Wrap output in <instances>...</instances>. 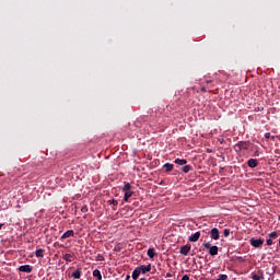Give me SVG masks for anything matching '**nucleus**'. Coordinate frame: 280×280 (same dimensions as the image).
Returning a JSON list of instances; mask_svg holds the SVG:
<instances>
[{
  "label": "nucleus",
  "instance_id": "2eb2a0df",
  "mask_svg": "<svg viewBox=\"0 0 280 280\" xmlns=\"http://www.w3.org/2000/svg\"><path fill=\"white\" fill-rule=\"evenodd\" d=\"M93 277H95L97 280H102V272L98 269H95L93 271Z\"/></svg>",
  "mask_w": 280,
  "mask_h": 280
},
{
  "label": "nucleus",
  "instance_id": "cd10ccee",
  "mask_svg": "<svg viewBox=\"0 0 280 280\" xmlns=\"http://www.w3.org/2000/svg\"><path fill=\"white\" fill-rule=\"evenodd\" d=\"M110 205H113L114 207H117L118 202L117 200H112Z\"/></svg>",
  "mask_w": 280,
  "mask_h": 280
},
{
  "label": "nucleus",
  "instance_id": "dca6fc26",
  "mask_svg": "<svg viewBox=\"0 0 280 280\" xmlns=\"http://www.w3.org/2000/svg\"><path fill=\"white\" fill-rule=\"evenodd\" d=\"M175 163L176 165H187V160L176 159Z\"/></svg>",
  "mask_w": 280,
  "mask_h": 280
},
{
  "label": "nucleus",
  "instance_id": "a878e982",
  "mask_svg": "<svg viewBox=\"0 0 280 280\" xmlns=\"http://www.w3.org/2000/svg\"><path fill=\"white\" fill-rule=\"evenodd\" d=\"M267 246H272V238L267 240Z\"/></svg>",
  "mask_w": 280,
  "mask_h": 280
},
{
  "label": "nucleus",
  "instance_id": "9d476101",
  "mask_svg": "<svg viewBox=\"0 0 280 280\" xmlns=\"http://www.w3.org/2000/svg\"><path fill=\"white\" fill-rule=\"evenodd\" d=\"M189 242H198L200 240V232H196L188 237Z\"/></svg>",
  "mask_w": 280,
  "mask_h": 280
},
{
  "label": "nucleus",
  "instance_id": "f257e3e1",
  "mask_svg": "<svg viewBox=\"0 0 280 280\" xmlns=\"http://www.w3.org/2000/svg\"><path fill=\"white\" fill-rule=\"evenodd\" d=\"M121 191H124V194H125V196H124L125 202H128V200H130V198H132V194H135V191H132V185H130V183H126L124 185Z\"/></svg>",
  "mask_w": 280,
  "mask_h": 280
},
{
  "label": "nucleus",
  "instance_id": "20e7f679",
  "mask_svg": "<svg viewBox=\"0 0 280 280\" xmlns=\"http://www.w3.org/2000/svg\"><path fill=\"white\" fill-rule=\"evenodd\" d=\"M249 244L254 246V248H261L264 246V240L261 238H250Z\"/></svg>",
  "mask_w": 280,
  "mask_h": 280
},
{
  "label": "nucleus",
  "instance_id": "39448f33",
  "mask_svg": "<svg viewBox=\"0 0 280 280\" xmlns=\"http://www.w3.org/2000/svg\"><path fill=\"white\" fill-rule=\"evenodd\" d=\"M210 237L211 240H220V230H218V228H213L211 231H210Z\"/></svg>",
  "mask_w": 280,
  "mask_h": 280
},
{
  "label": "nucleus",
  "instance_id": "f03ea898",
  "mask_svg": "<svg viewBox=\"0 0 280 280\" xmlns=\"http://www.w3.org/2000/svg\"><path fill=\"white\" fill-rule=\"evenodd\" d=\"M203 248H207V250H209V255H211V257H215V255H218L219 248L215 245L211 246V242L203 243Z\"/></svg>",
  "mask_w": 280,
  "mask_h": 280
},
{
  "label": "nucleus",
  "instance_id": "4be33fe9",
  "mask_svg": "<svg viewBox=\"0 0 280 280\" xmlns=\"http://www.w3.org/2000/svg\"><path fill=\"white\" fill-rule=\"evenodd\" d=\"M252 279L253 280H261V279H264V277L258 276L257 273H253Z\"/></svg>",
  "mask_w": 280,
  "mask_h": 280
},
{
  "label": "nucleus",
  "instance_id": "9b49d317",
  "mask_svg": "<svg viewBox=\"0 0 280 280\" xmlns=\"http://www.w3.org/2000/svg\"><path fill=\"white\" fill-rule=\"evenodd\" d=\"M248 167L255 168L257 165H259V162H257V159H249L248 162Z\"/></svg>",
  "mask_w": 280,
  "mask_h": 280
},
{
  "label": "nucleus",
  "instance_id": "1a4fd4ad",
  "mask_svg": "<svg viewBox=\"0 0 280 280\" xmlns=\"http://www.w3.org/2000/svg\"><path fill=\"white\" fill-rule=\"evenodd\" d=\"M20 272H32V266L30 265H22L19 267Z\"/></svg>",
  "mask_w": 280,
  "mask_h": 280
},
{
  "label": "nucleus",
  "instance_id": "7ed1b4c3",
  "mask_svg": "<svg viewBox=\"0 0 280 280\" xmlns=\"http://www.w3.org/2000/svg\"><path fill=\"white\" fill-rule=\"evenodd\" d=\"M248 148H250V143H248V142H238L234 147L236 152H240L242 150H248Z\"/></svg>",
  "mask_w": 280,
  "mask_h": 280
},
{
  "label": "nucleus",
  "instance_id": "412c9836",
  "mask_svg": "<svg viewBox=\"0 0 280 280\" xmlns=\"http://www.w3.org/2000/svg\"><path fill=\"white\" fill-rule=\"evenodd\" d=\"M269 237H271V240H277V237H279V234H277V232H271L269 234Z\"/></svg>",
  "mask_w": 280,
  "mask_h": 280
},
{
  "label": "nucleus",
  "instance_id": "bb28decb",
  "mask_svg": "<svg viewBox=\"0 0 280 280\" xmlns=\"http://www.w3.org/2000/svg\"><path fill=\"white\" fill-rule=\"evenodd\" d=\"M97 261H104V256L98 255V256H97Z\"/></svg>",
  "mask_w": 280,
  "mask_h": 280
},
{
  "label": "nucleus",
  "instance_id": "423d86ee",
  "mask_svg": "<svg viewBox=\"0 0 280 280\" xmlns=\"http://www.w3.org/2000/svg\"><path fill=\"white\" fill-rule=\"evenodd\" d=\"M138 269L140 270V273L147 275V272H150V270H152V265H141L140 267H138Z\"/></svg>",
  "mask_w": 280,
  "mask_h": 280
},
{
  "label": "nucleus",
  "instance_id": "0eeeda50",
  "mask_svg": "<svg viewBox=\"0 0 280 280\" xmlns=\"http://www.w3.org/2000/svg\"><path fill=\"white\" fill-rule=\"evenodd\" d=\"M190 252H191V245H184L180 247V250H179L180 255H185V256L189 255Z\"/></svg>",
  "mask_w": 280,
  "mask_h": 280
},
{
  "label": "nucleus",
  "instance_id": "ddd939ff",
  "mask_svg": "<svg viewBox=\"0 0 280 280\" xmlns=\"http://www.w3.org/2000/svg\"><path fill=\"white\" fill-rule=\"evenodd\" d=\"M147 255L148 257H150V259H154V257H156V252L154 250V248H149Z\"/></svg>",
  "mask_w": 280,
  "mask_h": 280
},
{
  "label": "nucleus",
  "instance_id": "f3484780",
  "mask_svg": "<svg viewBox=\"0 0 280 280\" xmlns=\"http://www.w3.org/2000/svg\"><path fill=\"white\" fill-rule=\"evenodd\" d=\"M63 259H65V261H73V255L65 254Z\"/></svg>",
  "mask_w": 280,
  "mask_h": 280
},
{
  "label": "nucleus",
  "instance_id": "393cba45",
  "mask_svg": "<svg viewBox=\"0 0 280 280\" xmlns=\"http://www.w3.org/2000/svg\"><path fill=\"white\" fill-rule=\"evenodd\" d=\"M82 213H86L89 211V208L86 206H83L81 208Z\"/></svg>",
  "mask_w": 280,
  "mask_h": 280
},
{
  "label": "nucleus",
  "instance_id": "5701e85b",
  "mask_svg": "<svg viewBox=\"0 0 280 280\" xmlns=\"http://www.w3.org/2000/svg\"><path fill=\"white\" fill-rule=\"evenodd\" d=\"M265 138L271 139V141H275V136H272L270 132L265 133Z\"/></svg>",
  "mask_w": 280,
  "mask_h": 280
},
{
  "label": "nucleus",
  "instance_id": "6ab92c4d",
  "mask_svg": "<svg viewBox=\"0 0 280 280\" xmlns=\"http://www.w3.org/2000/svg\"><path fill=\"white\" fill-rule=\"evenodd\" d=\"M35 255H36V257H44V250L43 249H37L36 252H35Z\"/></svg>",
  "mask_w": 280,
  "mask_h": 280
},
{
  "label": "nucleus",
  "instance_id": "f8f14e48",
  "mask_svg": "<svg viewBox=\"0 0 280 280\" xmlns=\"http://www.w3.org/2000/svg\"><path fill=\"white\" fill-rule=\"evenodd\" d=\"M82 277V269H77L74 272H72V279H80Z\"/></svg>",
  "mask_w": 280,
  "mask_h": 280
},
{
  "label": "nucleus",
  "instance_id": "a211bd4d",
  "mask_svg": "<svg viewBox=\"0 0 280 280\" xmlns=\"http://www.w3.org/2000/svg\"><path fill=\"white\" fill-rule=\"evenodd\" d=\"M164 167H165L166 172H172V170H174V164L166 163V164H164Z\"/></svg>",
  "mask_w": 280,
  "mask_h": 280
},
{
  "label": "nucleus",
  "instance_id": "2f4dec72",
  "mask_svg": "<svg viewBox=\"0 0 280 280\" xmlns=\"http://www.w3.org/2000/svg\"><path fill=\"white\" fill-rule=\"evenodd\" d=\"M140 280H147L145 278H141Z\"/></svg>",
  "mask_w": 280,
  "mask_h": 280
},
{
  "label": "nucleus",
  "instance_id": "aec40b11",
  "mask_svg": "<svg viewBox=\"0 0 280 280\" xmlns=\"http://www.w3.org/2000/svg\"><path fill=\"white\" fill-rule=\"evenodd\" d=\"M190 171H191V166H190V165H185V166L183 167V172H184L185 174L189 173Z\"/></svg>",
  "mask_w": 280,
  "mask_h": 280
},
{
  "label": "nucleus",
  "instance_id": "c756f323",
  "mask_svg": "<svg viewBox=\"0 0 280 280\" xmlns=\"http://www.w3.org/2000/svg\"><path fill=\"white\" fill-rule=\"evenodd\" d=\"M255 156H259V152L256 151V152H255Z\"/></svg>",
  "mask_w": 280,
  "mask_h": 280
},
{
  "label": "nucleus",
  "instance_id": "4468645a",
  "mask_svg": "<svg viewBox=\"0 0 280 280\" xmlns=\"http://www.w3.org/2000/svg\"><path fill=\"white\" fill-rule=\"evenodd\" d=\"M139 275H141V271L139 270V267H137V268L132 271L131 277H132L133 280H137V279H139Z\"/></svg>",
  "mask_w": 280,
  "mask_h": 280
},
{
  "label": "nucleus",
  "instance_id": "7c9ffc66",
  "mask_svg": "<svg viewBox=\"0 0 280 280\" xmlns=\"http://www.w3.org/2000/svg\"><path fill=\"white\" fill-rule=\"evenodd\" d=\"M1 229H3V223H0V231H1Z\"/></svg>",
  "mask_w": 280,
  "mask_h": 280
},
{
  "label": "nucleus",
  "instance_id": "b1692460",
  "mask_svg": "<svg viewBox=\"0 0 280 280\" xmlns=\"http://www.w3.org/2000/svg\"><path fill=\"white\" fill-rule=\"evenodd\" d=\"M223 235H224V237H229V235H231V231H229V230H224L223 231Z\"/></svg>",
  "mask_w": 280,
  "mask_h": 280
},
{
  "label": "nucleus",
  "instance_id": "6e6552de",
  "mask_svg": "<svg viewBox=\"0 0 280 280\" xmlns=\"http://www.w3.org/2000/svg\"><path fill=\"white\" fill-rule=\"evenodd\" d=\"M75 235V232L73 230H68L61 235V240H67L69 237H73Z\"/></svg>",
  "mask_w": 280,
  "mask_h": 280
},
{
  "label": "nucleus",
  "instance_id": "c85d7f7f",
  "mask_svg": "<svg viewBox=\"0 0 280 280\" xmlns=\"http://www.w3.org/2000/svg\"><path fill=\"white\" fill-rule=\"evenodd\" d=\"M182 280H189V276L188 275L183 276Z\"/></svg>",
  "mask_w": 280,
  "mask_h": 280
}]
</instances>
